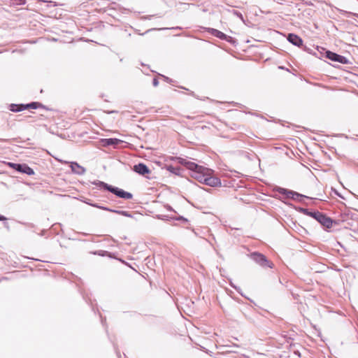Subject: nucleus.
Listing matches in <instances>:
<instances>
[{"mask_svg":"<svg viewBox=\"0 0 358 358\" xmlns=\"http://www.w3.org/2000/svg\"><path fill=\"white\" fill-rule=\"evenodd\" d=\"M91 184L96 186L95 187L91 188V197L98 198L99 194L97 191L100 190L101 192H109L117 197L126 200L131 199L133 198V194L131 192L109 185L105 182L96 180L91 181Z\"/></svg>","mask_w":358,"mask_h":358,"instance_id":"obj_1","label":"nucleus"},{"mask_svg":"<svg viewBox=\"0 0 358 358\" xmlns=\"http://www.w3.org/2000/svg\"><path fill=\"white\" fill-rule=\"evenodd\" d=\"M178 163L191 171V176L198 180L199 182L206 185L207 180L208 172H212V170L199 165L187 159L179 157Z\"/></svg>","mask_w":358,"mask_h":358,"instance_id":"obj_2","label":"nucleus"},{"mask_svg":"<svg viewBox=\"0 0 358 358\" xmlns=\"http://www.w3.org/2000/svg\"><path fill=\"white\" fill-rule=\"evenodd\" d=\"M295 209L303 213V215L310 216L317 221L323 228L327 231L333 227V224H337V222L330 217L327 216L325 213L320 212L319 210L311 211L308 208H304L302 207H296Z\"/></svg>","mask_w":358,"mask_h":358,"instance_id":"obj_3","label":"nucleus"},{"mask_svg":"<svg viewBox=\"0 0 358 358\" xmlns=\"http://www.w3.org/2000/svg\"><path fill=\"white\" fill-rule=\"evenodd\" d=\"M247 256L252 259L255 264L263 268H272L274 264L264 254L255 251L248 254Z\"/></svg>","mask_w":358,"mask_h":358,"instance_id":"obj_4","label":"nucleus"},{"mask_svg":"<svg viewBox=\"0 0 358 358\" xmlns=\"http://www.w3.org/2000/svg\"><path fill=\"white\" fill-rule=\"evenodd\" d=\"M114 11L113 8L108 7V3L105 0H91V13H107L108 15L113 16Z\"/></svg>","mask_w":358,"mask_h":358,"instance_id":"obj_5","label":"nucleus"},{"mask_svg":"<svg viewBox=\"0 0 358 358\" xmlns=\"http://www.w3.org/2000/svg\"><path fill=\"white\" fill-rule=\"evenodd\" d=\"M324 53V57L335 62H338L342 64H351L348 59L345 56L341 55L336 52H331L327 49H322Z\"/></svg>","mask_w":358,"mask_h":358,"instance_id":"obj_6","label":"nucleus"},{"mask_svg":"<svg viewBox=\"0 0 358 358\" xmlns=\"http://www.w3.org/2000/svg\"><path fill=\"white\" fill-rule=\"evenodd\" d=\"M91 254L96 255H99V256H101V257H108L112 258V259H117L118 261L121 262L122 264L129 266L130 268H131L132 269L136 271L129 263L126 262L124 260H123L122 259H119V258L115 257L113 253H111V252H110L108 251L102 250H95V251H91Z\"/></svg>","mask_w":358,"mask_h":358,"instance_id":"obj_7","label":"nucleus"},{"mask_svg":"<svg viewBox=\"0 0 358 358\" xmlns=\"http://www.w3.org/2000/svg\"><path fill=\"white\" fill-rule=\"evenodd\" d=\"M99 143L103 147L108 146H113L116 148L118 146L122 141L116 138H101L99 140Z\"/></svg>","mask_w":358,"mask_h":358,"instance_id":"obj_8","label":"nucleus"},{"mask_svg":"<svg viewBox=\"0 0 358 358\" xmlns=\"http://www.w3.org/2000/svg\"><path fill=\"white\" fill-rule=\"evenodd\" d=\"M133 171L141 176H145L151 172L148 166L142 162L135 164L133 167Z\"/></svg>","mask_w":358,"mask_h":358,"instance_id":"obj_9","label":"nucleus"},{"mask_svg":"<svg viewBox=\"0 0 358 358\" xmlns=\"http://www.w3.org/2000/svg\"><path fill=\"white\" fill-rule=\"evenodd\" d=\"M287 40L296 47L303 46V39L297 34L289 33L287 36Z\"/></svg>","mask_w":358,"mask_h":358,"instance_id":"obj_10","label":"nucleus"},{"mask_svg":"<svg viewBox=\"0 0 358 358\" xmlns=\"http://www.w3.org/2000/svg\"><path fill=\"white\" fill-rule=\"evenodd\" d=\"M205 30L208 34H211L212 36H213L220 40L224 41L225 39H227V34L219 31L218 29H216L214 28H210V27H206V28H205Z\"/></svg>","mask_w":358,"mask_h":358,"instance_id":"obj_11","label":"nucleus"},{"mask_svg":"<svg viewBox=\"0 0 358 358\" xmlns=\"http://www.w3.org/2000/svg\"><path fill=\"white\" fill-rule=\"evenodd\" d=\"M211 172H208L207 180H206V185L210 187H217L221 185V180L219 178L212 176Z\"/></svg>","mask_w":358,"mask_h":358,"instance_id":"obj_12","label":"nucleus"},{"mask_svg":"<svg viewBox=\"0 0 358 358\" xmlns=\"http://www.w3.org/2000/svg\"><path fill=\"white\" fill-rule=\"evenodd\" d=\"M70 167L73 173L78 174V175H83L85 173L86 169L80 166L79 164H78L76 162H69Z\"/></svg>","mask_w":358,"mask_h":358,"instance_id":"obj_13","label":"nucleus"},{"mask_svg":"<svg viewBox=\"0 0 358 358\" xmlns=\"http://www.w3.org/2000/svg\"><path fill=\"white\" fill-rule=\"evenodd\" d=\"M91 206L95 207V208H100V209H102V210H106V211L112 212V213H116V214H118V215H123V216L124 215V213H125V211H126V210H120L112 209V208H110L108 207L100 206V205H99L96 203H92V202H91Z\"/></svg>","mask_w":358,"mask_h":358,"instance_id":"obj_14","label":"nucleus"},{"mask_svg":"<svg viewBox=\"0 0 358 358\" xmlns=\"http://www.w3.org/2000/svg\"><path fill=\"white\" fill-rule=\"evenodd\" d=\"M275 191L280 194L281 195L284 196L285 199H291V197H293V190L288 189L281 187H277L275 188Z\"/></svg>","mask_w":358,"mask_h":358,"instance_id":"obj_15","label":"nucleus"},{"mask_svg":"<svg viewBox=\"0 0 358 358\" xmlns=\"http://www.w3.org/2000/svg\"><path fill=\"white\" fill-rule=\"evenodd\" d=\"M9 110L13 113H18L24 110L23 103H10L8 106Z\"/></svg>","mask_w":358,"mask_h":358,"instance_id":"obj_16","label":"nucleus"},{"mask_svg":"<svg viewBox=\"0 0 358 358\" xmlns=\"http://www.w3.org/2000/svg\"><path fill=\"white\" fill-rule=\"evenodd\" d=\"M327 5H328L329 6H330L331 8H335L336 10H337L342 15H345L346 17H350V16H355L357 17V15L358 13H352V12H350V11H347V10H342V9H340L334 6H333L331 3H327Z\"/></svg>","mask_w":358,"mask_h":358,"instance_id":"obj_17","label":"nucleus"},{"mask_svg":"<svg viewBox=\"0 0 358 358\" xmlns=\"http://www.w3.org/2000/svg\"><path fill=\"white\" fill-rule=\"evenodd\" d=\"M166 170L170 173H173L176 176H180L181 174L182 169L179 166H174L173 165H167Z\"/></svg>","mask_w":358,"mask_h":358,"instance_id":"obj_18","label":"nucleus"},{"mask_svg":"<svg viewBox=\"0 0 358 358\" xmlns=\"http://www.w3.org/2000/svg\"><path fill=\"white\" fill-rule=\"evenodd\" d=\"M303 199H310V198L309 196H307L306 195H303V194H300L295 191H294V192H293V197H291V199H293L294 201H297L299 202H303Z\"/></svg>","mask_w":358,"mask_h":358,"instance_id":"obj_19","label":"nucleus"},{"mask_svg":"<svg viewBox=\"0 0 358 358\" xmlns=\"http://www.w3.org/2000/svg\"><path fill=\"white\" fill-rule=\"evenodd\" d=\"M22 173L26 174L27 176H33L35 174V172L32 168L24 163Z\"/></svg>","mask_w":358,"mask_h":358,"instance_id":"obj_20","label":"nucleus"},{"mask_svg":"<svg viewBox=\"0 0 358 358\" xmlns=\"http://www.w3.org/2000/svg\"><path fill=\"white\" fill-rule=\"evenodd\" d=\"M303 50L305 52H308L309 54H311V55L315 56L317 58H320V56L318 55L317 52H316L313 49H311L310 48H309V47H308L306 45L303 46Z\"/></svg>","mask_w":358,"mask_h":358,"instance_id":"obj_21","label":"nucleus"},{"mask_svg":"<svg viewBox=\"0 0 358 358\" xmlns=\"http://www.w3.org/2000/svg\"><path fill=\"white\" fill-rule=\"evenodd\" d=\"M36 101H31L30 103H23V108L24 110H28V109H36Z\"/></svg>","mask_w":358,"mask_h":358,"instance_id":"obj_22","label":"nucleus"},{"mask_svg":"<svg viewBox=\"0 0 358 358\" xmlns=\"http://www.w3.org/2000/svg\"><path fill=\"white\" fill-rule=\"evenodd\" d=\"M171 220H172L180 221V222H182L183 223H187L189 222V220L186 217H183L182 215L173 216V217H171Z\"/></svg>","mask_w":358,"mask_h":358,"instance_id":"obj_23","label":"nucleus"},{"mask_svg":"<svg viewBox=\"0 0 358 358\" xmlns=\"http://www.w3.org/2000/svg\"><path fill=\"white\" fill-rule=\"evenodd\" d=\"M156 217L157 219L164 221H171L172 220L171 217H173V216H169L168 215H157Z\"/></svg>","mask_w":358,"mask_h":358,"instance_id":"obj_24","label":"nucleus"},{"mask_svg":"<svg viewBox=\"0 0 358 358\" xmlns=\"http://www.w3.org/2000/svg\"><path fill=\"white\" fill-rule=\"evenodd\" d=\"M231 13L236 15V17H238L242 22H245V20H244V17H243V14L237 10H232Z\"/></svg>","mask_w":358,"mask_h":358,"instance_id":"obj_25","label":"nucleus"},{"mask_svg":"<svg viewBox=\"0 0 358 358\" xmlns=\"http://www.w3.org/2000/svg\"><path fill=\"white\" fill-rule=\"evenodd\" d=\"M315 49L316 50L315 52H317L319 56H320V59H321L322 57H324V51L322 50V49H325L324 48L316 46V48Z\"/></svg>","mask_w":358,"mask_h":358,"instance_id":"obj_26","label":"nucleus"},{"mask_svg":"<svg viewBox=\"0 0 358 358\" xmlns=\"http://www.w3.org/2000/svg\"><path fill=\"white\" fill-rule=\"evenodd\" d=\"M24 163H17V165H16V167L15 169V171L17 173H22V169H23V167H24Z\"/></svg>","mask_w":358,"mask_h":358,"instance_id":"obj_27","label":"nucleus"},{"mask_svg":"<svg viewBox=\"0 0 358 358\" xmlns=\"http://www.w3.org/2000/svg\"><path fill=\"white\" fill-rule=\"evenodd\" d=\"M224 41L229 43L231 45H236V39L228 35H227V39H225Z\"/></svg>","mask_w":358,"mask_h":358,"instance_id":"obj_28","label":"nucleus"},{"mask_svg":"<svg viewBox=\"0 0 358 358\" xmlns=\"http://www.w3.org/2000/svg\"><path fill=\"white\" fill-rule=\"evenodd\" d=\"M12 3L15 5H24L26 3V0H11Z\"/></svg>","mask_w":358,"mask_h":358,"instance_id":"obj_29","label":"nucleus"},{"mask_svg":"<svg viewBox=\"0 0 358 358\" xmlns=\"http://www.w3.org/2000/svg\"><path fill=\"white\" fill-rule=\"evenodd\" d=\"M4 164L8 166V167L13 169L15 170L16 165L17 163L10 162H4Z\"/></svg>","mask_w":358,"mask_h":358,"instance_id":"obj_30","label":"nucleus"},{"mask_svg":"<svg viewBox=\"0 0 358 358\" xmlns=\"http://www.w3.org/2000/svg\"><path fill=\"white\" fill-rule=\"evenodd\" d=\"M20 224L27 227H29V228H35V224H33V223H30V222H19Z\"/></svg>","mask_w":358,"mask_h":358,"instance_id":"obj_31","label":"nucleus"},{"mask_svg":"<svg viewBox=\"0 0 358 358\" xmlns=\"http://www.w3.org/2000/svg\"><path fill=\"white\" fill-rule=\"evenodd\" d=\"M159 76H160L162 78H163L164 80L168 83H172L173 82V79H171L164 75L159 74Z\"/></svg>","mask_w":358,"mask_h":358,"instance_id":"obj_32","label":"nucleus"},{"mask_svg":"<svg viewBox=\"0 0 358 358\" xmlns=\"http://www.w3.org/2000/svg\"><path fill=\"white\" fill-rule=\"evenodd\" d=\"M229 285L231 287L235 289L238 293H240L243 296V294L241 292V289L239 287H237L235 285H234L232 282H230Z\"/></svg>","mask_w":358,"mask_h":358,"instance_id":"obj_33","label":"nucleus"},{"mask_svg":"<svg viewBox=\"0 0 358 358\" xmlns=\"http://www.w3.org/2000/svg\"><path fill=\"white\" fill-rule=\"evenodd\" d=\"M36 109H39V108L43 109V108H45V105L38 101H36Z\"/></svg>","mask_w":358,"mask_h":358,"instance_id":"obj_34","label":"nucleus"},{"mask_svg":"<svg viewBox=\"0 0 358 358\" xmlns=\"http://www.w3.org/2000/svg\"><path fill=\"white\" fill-rule=\"evenodd\" d=\"M80 292L81 294L83 295V299L87 302V303H89V300H90V299L88 298L87 294H84V293L81 291V289H80Z\"/></svg>","mask_w":358,"mask_h":358,"instance_id":"obj_35","label":"nucleus"},{"mask_svg":"<svg viewBox=\"0 0 358 358\" xmlns=\"http://www.w3.org/2000/svg\"><path fill=\"white\" fill-rule=\"evenodd\" d=\"M243 314L247 320H248L251 322H254V319L252 318V317L246 314L245 313H243Z\"/></svg>","mask_w":358,"mask_h":358,"instance_id":"obj_36","label":"nucleus"},{"mask_svg":"<svg viewBox=\"0 0 358 358\" xmlns=\"http://www.w3.org/2000/svg\"><path fill=\"white\" fill-rule=\"evenodd\" d=\"M165 208H166V209L167 210H169V211H172V212H174V213H176V210H174V209H173V208L170 205L166 204V205L165 206Z\"/></svg>","mask_w":358,"mask_h":358,"instance_id":"obj_37","label":"nucleus"},{"mask_svg":"<svg viewBox=\"0 0 358 358\" xmlns=\"http://www.w3.org/2000/svg\"><path fill=\"white\" fill-rule=\"evenodd\" d=\"M152 85L154 87H157L159 85V80L157 78H154L152 80Z\"/></svg>","mask_w":358,"mask_h":358,"instance_id":"obj_38","label":"nucleus"},{"mask_svg":"<svg viewBox=\"0 0 358 358\" xmlns=\"http://www.w3.org/2000/svg\"><path fill=\"white\" fill-rule=\"evenodd\" d=\"M182 28L181 27H175L171 28H162L159 29V30H164V29H182Z\"/></svg>","mask_w":358,"mask_h":358,"instance_id":"obj_39","label":"nucleus"},{"mask_svg":"<svg viewBox=\"0 0 358 358\" xmlns=\"http://www.w3.org/2000/svg\"><path fill=\"white\" fill-rule=\"evenodd\" d=\"M114 348H115V353H116V355H117V357H118V358H122V357H121V354H120V350H118V348H116L115 346L114 347Z\"/></svg>","mask_w":358,"mask_h":358,"instance_id":"obj_40","label":"nucleus"},{"mask_svg":"<svg viewBox=\"0 0 358 358\" xmlns=\"http://www.w3.org/2000/svg\"><path fill=\"white\" fill-rule=\"evenodd\" d=\"M124 216L127 217H133L132 214L129 211H125Z\"/></svg>","mask_w":358,"mask_h":358,"instance_id":"obj_41","label":"nucleus"},{"mask_svg":"<svg viewBox=\"0 0 358 358\" xmlns=\"http://www.w3.org/2000/svg\"><path fill=\"white\" fill-rule=\"evenodd\" d=\"M83 199H80V201H83L84 203H87V204L90 205V200H89V199H85V198H84V197H83Z\"/></svg>","mask_w":358,"mask_h":358,"instance_id":"obj_42","label":"nucleus"},{"mask_svg":"<svg viewBox=\"0 0 358 358\" xmlns=\"http://www.w3.org/2000/svg\"><path fill=\"white\" fill-rule=\"evenodd\" d=\"M46 232H47V230H46V229H43V230L41 231V233L39 234V235H40L41 236H45V235L46 234Z\"/></svg>","mask_w":358,"mask_h":358,"instance_id":"obj_43","label":"nucleus"},{"mask_svg":"<svg viewBox=\"0 0 358 358\" xmlns=\"http://www.w3.org/2000/svg\"><path fill=\"white\" fill-rule=\"evenodd\" d=\"M57 226L61 227L62 224L60 223H55L52 226V227L56 229Z\"/></svg>","mask_w":358,"mask_h":358,"instance_id":"obj_44","label":"nucleus"},{"mask_svg":"<svg viewBox=\"0 0 358 358\" xmlns=\"http://www.w3.org/2000/svg\"><path fill=\"white\" fill-rule=\"evenodd\" d=\"M7 220V218L4 216L0 214V221H6Z\"/></svg>","mask_w":358,"mask_h":358,"instance_id":"obj_45","label":"nucleus"},{"mask_svg":"<svg viewBox=\"0 0 358 358\" xmlns=\"http://www.w3.org/2000/svg\"><path fill=\"white\" fill-rule=\"evenodd\" d=\"M101 322L103 326H105L106 318H103L102 316H101Z\"/></svg>","mask_w":358,"mask_h":358,"instance_id":"obj_46","label":"nucleus"},{"mask_svg":"<svg viewBox=\"0 0 358 358\" xmlns=\"http://www.w3.org/2000/svg\"><path fill=\"white\" fill-rule=\"evenodd\" d=\"M43 109L45 110H49V111L52 110V108H49L48 106H47L45 105V108H43Z\"/></svg>","mask_w":358,"mask_h":358,"instance_id":"obj_47","label":"nucleus"},{"mask_svg":"<svg viewBox=\"0 0 358 358\" xmlns=\"http://www.w3.org/2000/svg\"><path fill=\"white\" fill-rule=\"evenodd\" d=\"M155 29H150L147 30L145 33L142 34L141 35H144L145 34L148 33V32H150V31H151L152 30H155Z\"/></svg>","mask_w":358,"mask_h":358,"instance_id":"obj_48","label":"nucleus"},{"mask_svg":"<svg viewBox=\"0 0 358 358\" xmlns=\"http://www.w3.org/2000/svg\"><path fill=\"white\" fill-rule=\"evenodd\" d=\"M335 194H336V195H338L339 197L343 198V196H341V194L340 193H338L336 190H335Z\"/></svg>","mask_w":358,"mask_h":358,"instance_id":"obj_49","label":"nucleus"},{"mask_svg":"<svg viewBox=\"0 0 358 358\" xmlns=\"http://www.w3.org/2000/svg\"><path fill=\"white\" fill-rule=\"evenodd\" d=\"M97 143H98V142H94V141H91L90 144H91V145H97Z\"/></svg>","mask_w":358,"mask_h":358,"instance_id":"obj_50","label":"nucleus"},{"mask_svg":"<svg viewBox=\"0 0 358 358\" xmlns=\"http://www.w3.org/2000/svg\"><path fill=\"white\" fill-rule=\"evenodd\" d=\"M190 94L193 96H194L195 98L198 99V97L196 96V94H194V92H191Z\"/></svg>","mask_w":358,"mask_h":358,"instance_id":"obj_51","label":"nucleus"},{"mask_svg":"<svg viewBox=\"0 0 358 358\" xmlns=\"http://www.w3.org/2000/svg\"><path fill=\"white\" fill-rule=\"evenodd\" d=\"M273 1H275V2H277V3H280V4H282V2H279L278 0H273Z\"/></svg>","mask_w":358,"mask_h":358,"instance_id":"obj_52","label":"nucleus"},{"mask_svg":"<svg viewBox=\"0 0 358 358\" xmlns=\"http://www.w3.org/2000/svg\"><path fill=\"white\" fill-rule=\"evenodd\" d=\"M223 347H224V348H230V347H231V345H224Z\"/></svg>","mask_w":358,"mask_h":358,"instance_id":"obj_53","label":"nucleus"},{"mask_svg":"<svg viewBox=\"0 0 358 358\" xmlns=\"http://www.w3.org/2000/svg\"><path fill=\"white\" fill-rule=\"evenodd\" d=\"M85 41H86V42H89V41H90V39H87H87H85Z\"/></svg>","mask_w":358,"mask_h":358,"instance_id":"obj_54","label":"nucleus"},{"mask_svg":"<svg viewBox=\"0 0 358 358\" xmlns=\"http://www.w3.org/2000/svg\"><path fill=\"white\" fill-rule=\"evenodd\" d=\"M234 346H236V347H238V345H236V344H233Z\"/></svg>","mask_w":358,"mask_h":358,"instance_id":"obj_55","label":"nucleus"},{"mask_svg":"<svg viewBox=\"0 0 358 358\" xmlns=\"http://www.w3.org/2000/svg\"><path fill=\"white\" fill-rule=\"evenodd\" d=\"M247 358H250L249 357H247Z\"/></svg>","mask_w":358,"mask_h":358,"instance_id":"obj_56","label":"nucleus"},{"mask_svg":"<svg viewBox=\"0 0 358 358\" xmlns=\"http://www.w3.org/2000/svg\"><path fill=\"white\" fill-rule=\"evenodd\" d=\"M357 17H358V15H357Z\"/></svg>","mask_w":358,"mask_h":358,"instance_id":"obj_57","label":"nucleus"}]
</instances>
